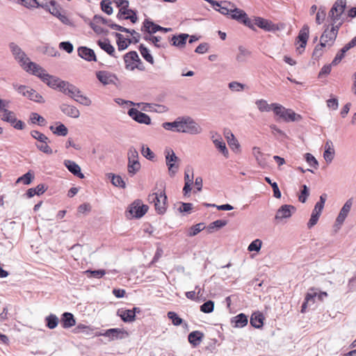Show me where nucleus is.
<instances>
[{"label":"nucleus","instance_id":"1","mask_svg":"<svg viewBox=\"0 0 356 356\" xmlns=\"http://www.w3.org/2000/svg\"><path fill=\"white\" fill-rule=\"evenodd\" d=\"M26 69L27 72L31 73L32 74L39 77L48 86L53 89L57 90L60 82L62 81L59 78L47 73L44 68L35 63H30Z\"/></svg>","mask_w":356,"mask_h":356},{"label":"nucleus","instance_id":"2","mask_svg":"<svg viewBox=\"0 0 356 356\" xmlns=\"http://www.w3.org/2000/svg\"><path fill=\"white\" fill-rule=\"evenodd\" d=\"M273 106L274 113L286 122H298L302 120V116L300 114L296 113L290 108H286L277 103H273Z\"/></svg>","mask_w":356,"mask_h":356},{"label":"nucleus","instance_id":"3","mask_svg":"<svg viewBox=\"0 0 356 356\" xmlns=\"http://www.w3.org/2000/svg\"><path fill=\"white\" fill-rule=\"evenodd\" d=\"M202 131V127L191 118H179V129H178V132L195 135L199 134Z\"/></svg>","mask_w":356,"mask_h":356},{"label":"nucleus","instance_id":"4","mask_svg":"<svg viewBox=\"0 0 356 356\" xmlns=\"http://www.w3.org/2000/svg\"><path fill=\"white\" fill-rule=\"evenodd\" d=\"M21 3L27 8L41 7L49 13H56L57 3L54 0H19Z\"/></svg>","mask_w":356,"mask_h":356},{"label":"nucleus","instance_id":"5","mask_svg":"<svg viewBox=\"0 0 356 356\" xmlns=\"http://www.w3.org/2000/svg\"><path fill=\"white\" fill-rule=\"evenodd\" d=\"M164 154L169 175L170 177H174L179 170V165L178 163L180 161V159L170 147H166L165 149Z\"/></svg>","mask_w":356,"mask_h":356},{"label":"nucleus","instance_id":"6","mask_svg":"<svg viewBox=\"0 0 356 356\" xmlns=\"http://www.w3.org/2000/svg\"><path fill=\"white\" fill-rule=\"evenodd\" d=\"M9 48L15 59L19 62L20 65L26 72V67L29 66L30 63L33 62L30 61V59L26 56L25 52L15 42H10L9 44Z\"/></svg>","mask_w":356,"mask_h":356},{"label":"nucleus","instance_id":"7","mask_svg":"<svg viewBox=\"0 0 356 356\" xmlns=\"http://www.w3.org/2000/svg\"><path fill=\"white\" fill-rule=\"evenodd\" d=\"M327 200V194L323 193L320 196L319 201L317 202L314 206V208L312 212L311 218L307 222L308 228L314 227L319 219V217L324 208L325 201Z\"/></svg>","mask_w":356,"mask_h":356},{"label":"nucleus","instance_id":"8","mask_svg":"<svg viewBox=\"0 0 356 356\" xmlns=\"http://www.w3.org/2000/svg\"><path fill=\"white\" fill-rule=\"evenodd\" d=\"M140 168V163L138 161V152L134 147H131L128 151V172L131 176L134 175Z\"/></svg>","mask_w":356,"mask_h":356},{"label":"nucleus","instance_id":"9","mask_svg":"<svg viewBox=\"0 0 356 356\" xmlns=\"http://www.w3.org/2000/svg\"><path fill=\"white\" fill-rule=\"evenodd\" d=\"M229 18L238 22L241 24H243L253 31L255 30L252 22L248 17L247 13L244 10L238 8L235 5L232 9V12L231 13Z\"/></svg>","mask_w":356,"mask_h":356},{"label":"nucleus","instance_id":"10","mask_svg":"<svg viewBox=\"0 0 356 356\" xmlns=\"http://www.w3.org/2000/svg\"><path fill=\"white\" fill-rule=\"evenodd\" d=\"M346 8V0H337L330 9L328 17L334 23H337Z\"/></svg>","mask_w":356,"mask_h":356},{"label":"nucleus","instance_id":"11","mask_svg":"<svg viewBox=\"0 0 356 356\" xmlns=\"http://www.w3.org/2000/svg\"><path fill=\"white\" fill-rule=\"evenodd\" d=\"M1 118L2 120L10 123L17 130H23L25 128V123L20 120H17L14 112L11 111L4 110Z\"/></svg>","mask_w":356,"mask_h":356},{"label":"nucleus","instance_id":"12","mask_svg":"<svg viewBox=\"0 0 356 356\" xmlns=\"http://www.w3.org/2000/svg\"><path fill=\"white\" fill-rule=\"evenodd\" d=\"M353 197L348 199L342 208L341 209L339 213L338 216L337 217L335 224H334V228L335 230H338L341 228V226L343 225V222L345 221L346 217L348 216V213L350 211L351 207L353 205Z\"/></svg>","mask_w":356,"mask_h":356},{"label":"nucleus","instance_id":"13","mask_svg":"<svg viewBox=\"0 0 356 356\" xmlns=\"http://www.w3.org/2000/svg\"><path fill=\"white\" fill-rule=\"evenodd\" d=\"M148 206L143 204L140 200H135L129 208V213L136 218H140L148 211Z\"/></svg>","mask_w":356,"mask_h":356},{"label":"nucleus","instance_id":"14","mask_svg":"<svg viewBox=\"0 0 356 356\" xmlns=\"http://www.w3.org/2000/svg\"><path fill=\"white\" fill-rule=\"evenodd\" d=\"M309 27L307 24H305L300 30L298 35L296 38L297 42L300 43L299 47H297V51L299 52V54H302V51H304L307 45V40L309 38Z\"/></svg>","mask_w":356,"mask_h":356},{"label":"nucleus","instance_id":"15","mask_svg":"<svg viewBox=\"0 0 356 356\" xmlns=\"http://www.w3.org/2000/svg\"><path fill=\"white\" fill-rule=\"evenodd\" d=\"M128 115L136 122L140 124L149 125L151 124V118L148 115L138 111L136 108H131L128 111Z\"/></svg>","mask_w":356,"mask_h":356},{"label":"nucleus","instance_id":"16","mask_svg":"<svg viewBox=\"0 0 356 356\" xmlns=\"http://www.w3.org/2000/svg\"><path fill=\"white\" fill-rule=\"evenodd\" d=\"M252 24L254 26L256 25L266 31H276L279 30L277 25L261 17H255Z\"/></svg>","mask_w":356,"mask_h":356},{"label":"nucleus","instance_id":"17","mask_svg":"<svg viewBox=\"0 0 356 356\" xmlns=\"http://www.w3.org/2000/svg\"><path fill=\"white\" fill-rule=\"evenodd\" d=\"M97 79L104 86L115 84L118 81L117 76L108 71H98L96 72Z\"/></svg>","mask_w":356,"mask_h":356},{"label":"nucleus","instance_id":"18","mask_svg":"<svg viewBox=\"0 0 356 356\" xmlns=\"http://www.w3.org/2000/svg\"><path fill=\"white\" fill-rule=\"evenodd\" d=\"M57 90L71 98H74V95L79 92V89L76 86L63 80L60 82Z\"/></svg>","mask_w":356,"mask_h":356},{"label":"nucleus","instance_id":"19","mask_svg":"<svg viewBox=\"0 0 356 356\" xmlns=\"http://www.w3.org/2000/svg\"><path fill=\"white\" fill-rule=\"evenodd\" d=\"M167 196L164 189L161 191L154 202V208L159 214H163L166 211Z\"/></svg>","mask_w":356,"mask_h":356},{"label":"nucleus","instance_id":"20","mask_svg":"<svg viewBox=\"0 0 356 356\" xmlns=\"http://www.w3.org/2000/svg\"><path fill=\"white\" fill-rule=\"evenodd\" d=\"M291 210L293 211H296V207L293 205L290 204H284L280 207V209L277 211L275 215L276 220H282L284 218H288L291 216Z\"/></svg>","mask_w":356,"mask_h":356},{"label":"nucleus","instance_id":"21","mask_svg":"<svg viewBox=\"0 0 356 356\" xmlns=\"http://www.w3.org/2000/svg\"><path fill=\"white\" fill-rule=\"evenodd\" d=\"M78 55L81 58L88 61H97V57L93 49L87 47H79L78 48Z\"/></svg>","mask_w":356,"mask_h":356},{"label":"nucleus","instance_id":"22","mask_svg":"<svg viewBox=\"0 0 356 356\" xmlns=\"http://www.w3.org/2000/svg\"><path fill=\"white\" fill-rule=\"evenodd\" d=\"M63 163L72 175L80 179L84 178V175L81 172V168L76 163L71 160H65Z\"/></svg>","mask_w":356,"mask_h":356},{"label":"nucleus","instance_id":"23","mask_svg":"<svg viewBox=\"0 0 356 356\" xmlns=\"http://www.w3.org/2000/svg\"><path fill=\"white\" fill-rule=\"evenodd\" d=\"M189 38L188 33H179L173 35L170 39L172 45L179 49L184 48L186 44L187 39Z\"/></svg>","mask_w":356,"mask_h":356},{"label":"nucleus","instance_id":"24","mask_svg":"<svg viewBox=\"0 0 356 356\" xmlns=\"http://www.w3.org/2000/svg\"><path fill=\"white\" fill-rule=\"evenodd\" d=\"M60 111L66 115L73 118H78L80 115L79 109L72 105L62 104L60 105Z\"/></svg>","mask_w":356,"mask_h":356},{"label":"nucleus","instance_id":"25","mask_svg":"<svg viewBox=\"0 0 356 356\" xmlns=\"http://www.w3.org/2000/svg\"><path fill=\"white\" fill-rule=\"evenodd\" d=\"M105 337H108L112 340L123 339L128 335L127 331H124L120 328H111L107 330L104 334Z\"/></svg>","mask_w":356,"mask_h":356},{"label":"nucleus","instance_id":"26","mask_svg":"<svg viewBox=\"0 0 356 356\" xmlns=\"http://www.w3.org/2000/svg\"><path fill=\"white\" fill-rule=\"evenodd\" d=\"M334 148L332 142L327 140L325 144V151L323 153V158L327 163L332 161L334 157Z\"/></svg>","mask_w":356,"mask_h":356},{"label":"nucleus","instance_id":"27","mask_svg":"<svg viewBox=\"0 0 356 356\" xmlns=\"http://www.w3.org/2000/svg\"><path fill=\"white\" fill-rule=\"evenodd\" d=\"M159 29H161V26L160 25L156 24L149 19H145L144 20L143 26L141 28L142 31L147 32L149 34L155 33L157 31H159Z\"/></svg>","mask_w":356,"mask_h":356},{"label":"nucleus","instance_id":"28","mask_svg":"<svg viewBox=\"0 0 356 356\" xmlns=\"http://www.w3.org/2000/svg\"><path fill=\"white\" fill-rule=\"evenodd\" d=\"M235 4L227 1H220L219 6L217 7L216 10L220 13L222 15H227L229 17L232 9Z\"/></svg>","mask_w":356,"mask_h":356},{"label":"nucleus","instance_id":"29","mask_svg":"<svg viewBox=\"0 0 356 356\" xmlns=\"http://www.w3.org/2000/svg\"><path fill=\"white\" fill-rule=\"evenodd\" d=\"M248 323V316L243 313H241L231 318V323L234 327H243Z\"/></svg>","mask_w":356,"mask_h":356},{"label":"nucleus","instance_id":"30","mask_svg":"<svg viewBox=\"0 0 356 356\" xmlns=\"http://www.w3.org/2000/svg\"><path fill=\"white\" fill-rule=\"evenodd\" d=\"M60 323L63 328H70L76 324V320L72 313L64 312L61 316Z\"/></svg>","mask_w":356,"mask_h":356},{"label":"nucleus","instance_id":"31","mask_svg":"<svg viewBox=\"0 0 356 356\" xmlns=\"http://www.w3.org/2000/svg\"><path fill=\"white\" fill-rule=\"evenodd\" d=\"M97 44L102 50L106 51L108 55H110L111 56H113L114 58H117V56L115 54V48L111 44V42L108 38L104 39V41L100 40H98Z\"/></svg>","mask_w":356,"mask_h":356},{"label":"nucleus","instance_id":"32","mask_svg":"<svg viewBox=\"0 0 356 356\" xmlns=\"http://www.w3.org/2000/svg\"><path fill=\"white\" fill-rule=\"evenodd\" d=\"M264 317L260 312H254L250 317V325L257 329L263 327Z\"/></svg>","mask_w":356,"mask_h":356},{"label":"nucleus","instance_id":"33","mask_svg":"<svg viewBox=\"0 0 356 356\" xmlns=\"http://www.w3.org/2000/svg\"><path fill=\"white\" fill-rule=\"evenodd\" d=\"M203 337L204 334L202 332L200 331H193L188 334V339L193 346L196 347L200 343Z\"/></svg>","mask_w":356,"mask_h":356},{"label":"nucleus","instance_id":"34","mask_svg":"<svg viewBox=\"0 0 356 356\" xmlns=\"http://www.w3.org/2000/svg\"><path fill=\"white\" fill-rule=\"evenodd\" d=\"M117 314L125 323H130L135 321V314L131 309H119Z\"/></svg>","mask_w":356,"mask_h":356},{"label":"nucleus","instance_id":"35","mask_svg":"<svg viewBox=\"0 0 356 356\" xmlns=\"http://www.w3.org/2000/svg\"><path fill=\"white\" fill-rule=\"evenodd\" d=\"M217 136V139H213V144L215 147L219 149V151L226 157L228 156V150L227 149L225 143L223 141L222 137L216 134Z\"/></svg>","mask_w":356,"mask_h":356},{"label":"nucleus","instance_id":"36","mask_svg":"<svg viewBox=\"0 0 356 356\" xmlns=\"http://www.w3.org/2000/svg\"><path fill=\"white\" fill-rule=\"evenodd\" d=\"M124 60L127 70V65H134L137 60H140V58L136 51H131L124 55Z\"/></svg>","mask_w":356,"mask_h":356},{"label":"nucleus","instance_id":"37","mask_svg":"<svg viewBox=\"0 0 356 356\" xmlns=\"http://www.w3.org/2000/svg\"><path fill=\"white\" fill-rule=\"evenodd\" d=\"M47 189V187H46L44 184H38L35 188H31L28 189V191H26V195L28 196V197H32L35 195H40L43 194Z\"/></svg>","mask_w":356,"mask_h":356},{"label":"nucleus","instance_id":"38","mask_svg":"<svg viewBox=\"0 0 356 356\" xmlns=\"http://www.w3.org/2000/svg\"><path fill=\"white\" fill-rule=\"evenodd\" d=\"M250 55L251 51L240 46L238 47V54L236 55V59L238 63H245Z\"/></svg>","mask_w":356,"mask_h":356},{"label":"nucleus","instance_id":"39","mask_svg":"<svg viewBox=\"0 0 356 356\" xmlns=\"http://www.w3.org/2000/svg\"><path fill=\"white\" fill-rule=\"evenodd\" d=\"M255 104L261 112H269L271 110L274 112L273 103L268 104L266 100L259 99L256 101Z\"/></svg>","mask_w":356,"mask_h":356},{"label":"nucleus","instance_id":"40","mask_svg":"<svg viewBox=\"0 0 356 356\" xmlns=\"http://www.w3.org/2000/svg\"><path fill=\"white\" fill-rule=\"evenodd\" d=\"M108 177V178L111 179V183L113 185L122 188H125L126 184L120 175H115L113 173H109Z\"/></svg>","mask_w":356,"mask_h":356},{"label":"nucleus","instance_id":"41","mask_svg":"<svg viewBox=\"0 0 356 356\" xmlns=\"http://www.w3.org/2000/svg\"><path fill=\"white\" fill-rule=\"evenodd\" d=\"M139 51L143 58L148 63L153 64L154 58L149 52V50L143 44L139 46Z\"/></svg>","mask_w":356,"mask_h":356},{"label":"nucleus","instance_id":"42","mask_svg":"<svg viewBox=\"0 0 356 356\" xmlns=\"http://www.w3.org/2000/svg\"><path fill=\"white\" fill-rule=\"evenodd\" d=\"M147 107L149 108V111L157 113H163L168 111L167 107L164 105L153 104L149 103H145V106L142 109L146 111Z\"/></svg>","mask_w":356,"mask_h":356},{"label":"nucleus","instance_id":"43","mask_svg":"<svg viewBox=\"0 0 356 356\" xmlns=\"http://www.w3.org/2000/svg\"><path fill=\"white\" fill-rule=\"evenodd\" d=\"M115 37L117 38V44L119 51H123L128 47V44L127 42V39L123 37V35L119 33H113Z\"/></svg>","mask_w":356,"mask_h":356},{"label":"nucleus","instance_id":"44","mask_svg":"<svg viewBox=\"0 0 356 356\" xmlns=\"http://www.w3.org/2000/svg\"><path fill=\"white\" fill-rule=\"evenodd\" d=\"M46 325L49 329H54L57 327L59 320L58 318L55 315L51 314L47 316L45 318Z\"/></svg>","mask_w":356,"mask_h":356},{"label":"nucleus","instance_id":"45","mask_svg":"<svg viewBox=\"0 0 356 356\" xmlns=\"http://www.w3.org/2000/svg\"><path fill=\"white\" fill-rule=\"evenodd\" d=\"M26 97L30 100L34 101L38 103H44V99L42 97V95H40L38 92H37L35 90H33L32 88L29 89Z\"/></svg>","mask_w":356,"mask_h":356},{"label":"nucleus","instance_id":"46","mask_svg":"<svg viewBox=\"0 0 356 356\" xmlns=\"http://www.w3.org/2000/svg\"><path fill=\"white\" fill-rule=\"evenodd\" d=\"M325 29L324 31L323 32V33H322V35L321 36V39H322V40L327 39L328 42L331 41L332 43L329 44V46H331V45H332V44L335 41L337 37H336V35H334V33L330 32V30L329 29V26H325Z\"/></svg>","mask_w":356,"mask_h":356},{"label":"nucleus","instance_id":"47","mask_svg":"<svg viewBox=\"0 0 356 356\" xmlns=\"http://www.w3.org/2000/svg\"><path fill=\"white\" fill-rule=\"evenodd\" d=\"M162 127L166 130H170L178 132L179 129V118L173 122H166L162 124Z\"/></svg>","mask_w":356,"mask_h":356},{"label":"nucleus","instance_id":"48","mask_svg":"<svg viewBox=\"0 0 356 356\" xmlns=\"http://www.w3.org/2000/svg\"><path fill=\"white\" fill-rule=\"evenodd\" d=\"M264 179L268 184H270L271 186V188H273L274 197L276 198H278V199L280 198L282 196V194H281V192L278 187L277 184L276 182H273L272 180L270 179V178L268 177H266Z\"/></svg>","mask_w":356,"mask_h":356},{"label":"nucleus","instance_id":"49","mask_svg":"<svg viewBox=\"0 0 356 356\" xmlns=\"http://www.w3.org/2000/svg\"><path fill=\"white\" fill-rule=\"evenodd\" d=\"M227 224V221L225 220H217L210 223L207 227L209 232L211 233L213 229H220Z\"/></svg>","mask_w":356,"mask_h":356},{"label":"nucleus","instance_id":"50","mask_svg":"<svg viewBox=\"0 0 356 356\" xmlns=\"http://www.w3.org/2000/svg\"><path fill=\"white\" fill-rule=\"evenodd\" d=\"M85 273L88 277L98 279L102 277L106 274L105 270L103 269L87 270Z\"/></svg>","mask_w":356,"mask_h":356},{"label":"nucleus","instance_id":"51","mask_svg":"<svg viewBox=\"0 0 356 356\" xmlns=\"http://www.w3.org/2000/svg\"><path fill=\"white\" fill-rule=\"evenodd\" d=\"M200 311L205 314L211 313L214 309V302L209 300L200 306Z\"/></svg>","mask_w":356,"mask_h":356},{"label":"nucleus","instance_id":"52","mask_svg":"<svg viewBox=\"0 0 356 356\" xmlns=\"http://www.w3.org/2000/svg\"><path fill=\"white\" fill-rule=\"evenodd\" d=\"M33 178V175L31 172V171H29L22 176L19 177L17 180V183L22 182L25 185H29L31 183Z\"/></svg>","mask_w":356,"mask_h":356},{"label":"nucleus","instance_id":"53","mask_svg":"<svg viewBox=\"0 0 356 356\" xmlns=\"http://www.w3.org/2000/svg\"><path fill=\"white\" fill-rule=\"evenodd\" d=\"M31 136L37 140L39 143L50 142L49 139L43 134L40 133L37 130H33L31 131Z\"/></svg>","mask_w":356,"mask_h":356},{"label":"nucleus","instance_id":"54","mask_svg":"<svg viewBox=\"0 0 356 356\" xmlns=\"http://www.w3.org/2000/svg\"><path fill=\"white\" fill-rule=\"evenodd\" d=\"M205 228L204 223H197L191 227H190L188 236H194L197 235L198 233H200L202 230H203Z\"/></svg>","mask_w":356,"mask_h":356},{"label":"nucleus","instance_id":"55","mask_svg":"<svg viewBox=\"0 0 356 356\" xmlns=\"http://www.w3.org/2000/svg\"><path fill=\"white\" fill-rule=\"evenodd\" d=\"M167 316L172 321V324L175 326H179L183 323V319L180 318L175 312H168Z\"/></svg>","mask_w":356,"mask_h":356},{"label":"nucleus","instance_id":"56","mask_svg":"<svg viewBox=\"0 0 356 356\" xmlns=\"http://www.w3.org/2000/svg\"><path fill=\"white\" fill-rule=\"evenodd\" d=\"M76 102H79L81 104L85 106H89L91 104V101L90 99L83 96L81 94V90H79V92L78 94L74 95V98H73Z\"/></svg>","mask_w":356,"mask_h":356},{"label":"nucleus","instance_id":"57","mask_svg":"<svg viewBox=\"0 0 356 356\" xmlns=\"http://www.w3.org/2000/svg\"><path fill=\"white\" fill-rule=\"evenodd\" d=\"M30 120L33 124L38 122L40 126H44L46 123L45 119L37 113H32L30 116Z\"/></svg>","mask_w":356,"mask_h":356},{"label":"nucleus","instance_id":"58","mask_svg":"<svg viewBox=\"0 0 356 356\" xmlns=\"http://www.w3.org/2000/svg\"><path fill=\"white\" fill-rule=\"evenodd\" d=\"M262 241L260 239H255L252 241L248 245V250L250 252L255 251L259 252L261 248Z\"/></svg>","mask_w":356,"mask_h":356},{"label":"nucleus","instance_id":"59","mask_svg":"<svg viewBox=\"0 0 356 356\" xmlns=\"http://www.w3.org/2000/svg\"><path fill=\"white\" fill-rule=\"evenodd\" d=\"M309 195V188L305 184L302 185L300 194L298 197L299 201L302 203H305L307 201Z\"/></svg>","mask_w":356,"mask_h":356},{"label":"nucleus","instance_id":"60","mask_svg":"<svg viewBox=\"0 0 356 356\" xmlns=\"http://www.w3.org/2000/svg\"><path fill=\"white\" fill-rule=\"evenodd\" d=\"M305 159L307 161V163L311 166L314 168H317L318 167V162L316 159V158L310 153H306L305 154Z\"/></svg>","mask_w":356,"mask_h":356},{"label":"nucleus","instance_id":"61","mask_svg":"<svg viewBox=\"0 0 356 356\" xmlns=\"http://www.w3.org/2000/svg\"><path fill=\"white\" fill-rule=\"evenodd\" d=\"M111 2L110 0H103L101 2V8L107 15H111L113 13V8L111 6Z\"/></svg>","mask_w":356,"mask_h":356},{"label":"nucleus","instance_id":"62","mask_svg":"<svg viewBox=\"0 0 356 356\" xmlns=\"http://www.w3.org/2000/svg\"><path fill=\"white\" fill-rule=\"evenodd\" d=\"M68 133L67 127L63 124L59 122V124L56 127L54 134L57 136H65Z\"/></svg>","mask_w":356,"mask_h":356},{"label":"nucleus","instance_id":"63","mask_svg":"<svg viewBox=\"0 0 356 356\" xmlns=\"http://www.w3.org/2000/svg\"><path fill=\"white\" fill-rule=\"evenodd\" d=\"M325 16V8L324 7H320L316 15V24H321L324 21Z\"/></svg>","mask_w":356,"mask_h":356},{"label":"nucleus","instance_id":"64","mask_svg":"<svg viewBox=\"0 0 356 356\" xmlns=\"http://www.w3.org/2000/svg\"><path fill=\"white\" fill-rule=\"evenodd\" d=\"M49 143V142L40 143V144H35V146L40 151L42 152L43 153L47 154H51L53 151L51 148L48 145Z\"/></svg>","mask_w":356,"mask_h":356}]
</instances>
